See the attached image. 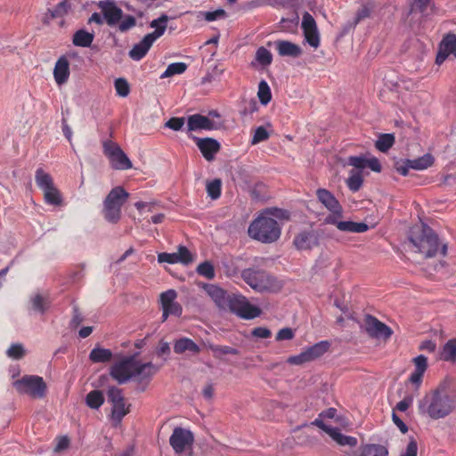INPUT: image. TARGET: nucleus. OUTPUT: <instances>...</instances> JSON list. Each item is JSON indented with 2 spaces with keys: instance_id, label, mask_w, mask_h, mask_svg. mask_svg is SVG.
Segmentation results:
<instances>
[{
  "instance_id": "nucleus-1",
  "label": "nucleus",
  "mask_w": 456,
  "mask_h": 456,
  "mask_svg": "<svg viewBox=\"0 0 456 456\" xmlns=\"http://www.w3.org/2000/svg\"><path fill=\"white\" fill-rule=\"evenodd\" d=\"M419 414L431 419H444L456 411V379L446 375L419 402Z\"/></svg>"
},
{
  "instance_id": "nucleus-2",
  "label": "nucleus",
  "mask_w": 456,
  "mask_h": 456,
  "mask_svg": "<svg viewBox=\"0 0 456 456\" xmlns=\"http://www.w3.org/2000/svg\"><path fill=\"white\" fill-rule=\"evenodd\" d=\"M289 218L287 210L270 208L262 211L249 224L248 236L262 243H273L281 233V222Z\"/></svg>"
},
{
  "instance_id": "nucleus-3",
  "label": "nucleus",
  "mask_w": 456,
  "mask_h": 456,
  "mask_svg": "<svg viewBox=\"0 0 456 456\" xmlns=\"http://www.w3.org/2000/svg\"><path fill=\"white\" fill-rule=\"evenodd\" d=\"M409 240L412 250L425 257L446 255L447 243L439 240L434 231L427 225L413 227L411 230Z\"/></svg>"
},
{
  "instance_id": "nucleus-4",
  "label": "nucleus",
  "mask_w": 456,
  "mask_h": 456,
  "mask_svg": "<svg viewBox=\"0 0 456 456\" xmlns=\"http://www.w3.org/2000/svg\"><path fill=\"white\" fill-rule=\"evenodd\" d=\"M167 21L168 17L163 14L151 22L150 26L154 28V31L147 34L138 44L133 46L129 52L132 60L140 61L147 54L153 43L165 33Z\"/></svg>"
},
{
  "instance_id": "nucleus-5",
  "label": "nucleus",
  "mask_w": 456,
  "mask_h": 456,
  "mask_svg": "<svg viewBox=\"0 0 456 456\" xmlns=\"http://www.w3.org/2000/svg\"><path fill=\"white\" fill-rule=\"evenodd\" d=\"M129 193L121 186L114 187L103 201V216L110 223H117L121 217V208Z\"/></svg>"
},
{
  "instance_id": "nucleus-6",
  "label": "nucleus",
  "mask_w": 456,
  "mask_h": 456,
  "mask_svg": "<svg viewBox=\"0 0 456 456\" xmlns=\"http://www.w3.org/2000/svg\"><path fill=\"white\" fill-rule=\"evenodd\" d=\"M223 126L220 115L217 111H210L208 116L193 114L187 118L188 131L216 130Z\"/></svg>"
},
{
  "instance_id": "nucleus-7",
  "label": "nucleus",
  "mask_w": 456,
  "mask_h": 456,
  "mask_svg": "<svg viewBox=\"0 0 456 456\" xmlns=\"http://www.w3.org/2000/svg\"><path fill=\"white\" fill-rule=\"evenodd\" d=\"M13 386L19 393L28 395L34 398L45 396L46 391L44 379L38 376H24L14 381Z\"/></svg>"
},
{
  "instance_id": "nucleus-8",
  "label": "nucleus",
  "mask_w": 456,
  "mask_h": 456,
  "mask_svg": "<svg viewBox=\"0 0 456 456\" xmlns=\"http://www.w3.org/2000/svg\"><path fill=\"white\" fill-rule=\"evenodd\" d=\"M227 308L239 317L246 320L254 319L261 314V309L250 304L248 299L241 295H232Z\"/></svg>"
},
{
  "instance_id": "nucleus-9",
  "label": "nucleus",
  "mask_w": 456,
  "mask_h": 456,
  "mask_svg": "<svg viewBox=\"0 0 456 456\" xmlns=\"http://www.w3.org/2000/svg\"><path fill=\"white\" fill-rule=\"evenodd\" d=\"M244 281L253 289L262 292L273 290L274 279L263 271L246 269L241 274Z\"/></svg>"
},
{
  "instance_id": "nucleus-10",
  "label": "nucleus",
  "mask_w": 456,
  "mask_h": 456,
  "mask_svg": "<svg viewBox=\"0 0 456 456\" xmlns=\"http://www.w3.org/2000/svg\"><path fill=\"white\" fill-rule=\"evenodd\" d=\"M103 152L110 159L112 168L117 170H127L132 168L133 165L131 160L116 142L112 141L104 142Z\"/></svg>"
},
{
  "instance_id": "nucleus-11",
  "label": "nucleus",
  "mask_w": 456,
  "mask_h": 456,
  "mask_svg": "<svg viewBox=\"0 0 456 456\" xmlns=\"http://www.w3.org/2000/svg\"><path fill=\"white\" fill-rule=\"evenodd\" d=\"M135 366L136 359L134 356L125 357L111 366L110 375L119 384L126 383L133 379Z\"/></svg>"
},
{
  "instance_id": "nucleus-12",
  "label": "nucleus",
  "mask_w": 456,
  "mask_h": 456,
  "mask_svg": "<svg viewBox=\"0 0 456 456\" xmlns=\"http://www.w3.org/2000/svg\"><path fill=\"white\" fill-rule=\"evenodd\" d=\"M177 292L175 289H167L159 296V303L162 309V322L167 321L169 315L181 316L182 305L176 301Z\"/></svg>"
},
{
  "instance_id": "nucleus-13",
  "label": "nucleus",
  "mask_w": 456,
  "mask_h": 456,
  "mask_svg": "<svg viewBox=\"0 0 456 456\" xmlns=\"http://www.w3.org/2000/svg\"><path fill=\"white\" fill-rule=\"evenodd\" d=\"M194 442L193 434L185 428H175L169 437V444L175 453H183L190 450Z\"/></svg>"
},
{
  "instance_id": "nucleus-14",
  "label": "nucleus",
  "mask_w": 456,
  "mask_h": 456,
  "mask_svg": "<svg viewBox=\"0 0 456 456\" xmlns=\"http://www.w3.org/2000/svg\"><path fill=\"white\" fill-rule=\"evenodd\" d=\"M301 28L304 34V39L314 49L320 46L321 38L315 20L309 12L303 14Z\"/></svg>"
},
{
  "instance_id": "nucleus-15",
  "label": "nucleus",
  "mask_w": 456,
  "mask_h": 456,
  "mask_svg": "<svg viewBox=\"0 0 456 456\" xmlns=\"http://www.w3.org/2000/svg\"><path fill=\"white\" fill-rule=\"evenodd\" d=\"M314 424L325 431L338 444L341 446L354 447L357 444V439L354 436L343 435L337 428L324 423L323 420L315 419Z\"/></svg>"
},
{
  "instance_id": "nucleus-16",
  "label": "nucleus",
  "mask_w": 456,
  "mask_h": 456,
  "mask_svg": "<svg viewBox=\"0 0 456 456\" xmlns=\"http://www.w3.org/2000/svg\"><path fill=\"white\" fill-rule=\"evenodd\" d=\"M158 262L159 263H167V264H183L189 265L193 262V256L189 251V249L184 246H179L177 252L174 253H159L158 255Z\"/></svg>"
},
{
  "instance_id": "nucleus-17",
  "label": "nucleus",
  "mask_w": 456,
  "mask_h": 456,
  "mask_svg": "<svg viewBox=\"0 0 456 456\" xmlns=\"http://www.w3.org/2000/svg\"><path fill=\"white\" fill-rule=\"evenodd\" d=\"M364 325L366 332L371 338L387 339L393 334L392 330L387 325L370 315L365 318Z\"/></svg>"
},
{
  "instance_id": "nucleus-18",
  "label": "nucleus",
  "mask_w": 456,
  "mask_h": 456,
  "mask_svg": "<svg viewBox=\"0 0 456 456\" xmlns=\"http://www.w3.org/2000/svg\"><path fill=\"white\" fill-rule=\"evenodd\" d=\"M456 59V35L447 34L440 43L436 62L441 65L445 60Z\"/></svg>"
},
{
  "instance_id": "nucleus-19",
  "label": "nucleus",
  "mask_w": 456,
  "mask_h": 456,
  "mask_svg": "<svg viewBox=\"0 0 456 456\" xmlns=\"http://www.w3.org/2000/svg\"><path fill=\"white\" fill-rule=\"evenodd\" d=\"M413 371L408 378V381L418 390L423 382V377L428 368V358L419 354L412 359Z\"/></svg>"
},
{
  "instance_id": "nucleus-20",
  "label": "nucleus",
  "mask_w": 456,
  "mask_h": 456,
  "mask_svg": "<svg viewBox=\"0 0 456 456\" xmlns=\"http://www.w3.org/2000/svg\"><path fill=\"white\" fill-rule=\"evenodd\" d=\"M69 60L68 56H61L55 62L53 75L54 81L58 86L65 85L70 76Z\"/></svg>"
},
{
  "instance_id": "nucleus-21",
  "label": "nucleus",
  "mask_w": 456,
  "mask_h": 456,
  "mask_svg": "<svg viewBox=\"0 0 456 456\" xmlns=\"http://www.w3.org/2000/svg\"><path fill=\"white\" fill-rule=\"evenodd\" d=\"M158 369L151 362H142L136 360L133 379L140 384H148Z\"/></svg>"
},
{
  "instance_id": "nucleus-22",
  "label": "nucleus",
  "mask_w": 456,
  "mask_h": 456,
  "mask_svg": "<svg viewBox=\"0 0 456 456\" xmlns=\"http://www.w3.org/2000/svg\"><path fill=\"white\" fill-rule=\"evenodd\" d=\"M104 20L108 25L117 24L122 18V10L115 3L110 1H100L98 4Z\"/></svg>"
},
{
  "instance_id": "nucleus-23",
  "label": "nucleus",
  "mask_w": 456,
  "mask_h": 456,
  "mask_svg": "<svg viewBox=\"0 0 456 456\" xmlns=\"http://www.w3.org/2000/svg\"><path fill=\"white\" fill-rule=\"evenodd\" d=\"M203 288L219 308H227L232 296L227 295L223 289L214 284H205Z\"/></svg>"
},
{
  "instance_id": "nucleus-24",
  "label": "nucleus",
  "mask_w": 456,
  "mask_h": 456,
  "mask_svg": "<svg viewBox=\"0 0 456 456\" xmlns=\"http://www.w3.org/2000/svg\"><path fill=\"white\" fill-rule=\"evenodd\" d=\"M316 197L330 212H342V206L330 191L320 188L316 191Z\"/></svg>"
},
{
  "instance_id": "nucleus-25",
  "label": "nucleus",
  "mask_w": 456,
  "mask_h": 456,
  "mask_svg": "<svg viewBox=\"0 0 456 456\" xmlns=\"http://www.w3.org/2000/svg\"><path fill=\"white\" fill-rule=\"evenodd\" d=\"M197 146L202 153L203 157L208 161L213 160L215 155L220 150V143L212 138H197Z\"/></svg>"
},
{
  "instance_id": "nucleus-26",
  "label": "nucleus",
  "mask_w": 456,
  "mask_h": 456,
  "mask_svg": "<svg viewBox=\"0 0 456 456\" xmlns=\"http://www.w3.org/2000/svg\"><path fill=\"white\" fill-rule=\"evenodd\" d=\"M319 243L318 236L314 232H303L294 239V245L299 250L311 249Z\"/></svg>"
},
{
  "instance_id": "nucleus-27",
  "label": "nucleus",
  "mask_w": 456,
  "mask_h": 456,
  "mask_svg": "<svg viewBox=\"0 0 456 456\" xmlns=\"http://www.w3.org/2000/svg\"><path fill=\"white\" fill-rule=\"evenodd\" d=\"M275 48L280 56L293 57L297 58L302 54L301 47L290 41L287 40H276L274 42Z\"/></svg>"
},
{
  "instance_id": "nucleus-28",
  "label": "nucleus",
  "mask_w": 456,
  "mask_h": 456,
  "mask_svg": "<svg viewBox=\"0 0 456 456\" xmlns=\"http://www.w3.org/2000/svg\"><path fill=\"white\" fill-rule=\"evenodd\" d=\"M348 456H388V451L381 444H367L362 445L357 452Z\"/></svg>"
},
{
  "instance_id": "nucleus-29",
  "label": "nucleus",
  "mask_w": 456,
  "mask_h": 456,
  "mask_svg": "<svg viewBox=\"0 0 456 456\" xmlns=\"http://www.w3.org/2000/svg\"><path fill=\"white\" fill-rule=\"evenodd\" d=\"M439 360L449 362L451 364L456 363V338L449 339L439 351Z\"/></svg>"
},
{
  "instance_id": "nucleus-30",
  "label": "nucleus",
  "mask_w": 456,
  "mask_h": 456,
  "mask_svg": "<svg viewBox=\"0 0 456 456\" xmlns=\"http://www.w3.org/2000/svg\"><path fill=\"white\" fill-rule=\"evenodd\" d=\"M29 304H30V309L32 311L43 314L50 307L51 302L47 296L42 295L40 293H36L31 296Z\"/></svg>"
},
{
  "instance_id": "nucleus-31",
  "label": "nucleus",
  "mask_w": 456,
  "mask_h": 456,
  "mask_svg": "<svg viewBox=\"0 0 456 456\" xmlns=\"http://www.w3.org/2000/svg\"><path fill=\"white\" fill-rule=\"evenodd\" d=\"M329 346L330 344L327 341H321L312 346L305 348L303 353L306 357V360L311 362L324 354L329 349Z\"/></svg>"
},
{
  "instance_id": "nucleus-32",
  "label": "nucleus",
  "mask_w": 456,
  "mask_h": 456,
  "mask_svg": "<svg viewBox=\"0 0 456 456\" xmlns=\"http://www.w3.org/2000/svg\"><path fill=\"white\" fill-rule=\"evenodd\" d=\"M369 226L365 223L354 221H342L338 224V230L343 232L362 233L368 231Z\"/></svg>"
},
{
  "instance_id": "nucleus-33",
  "label": "nucleus",
  "mask_w": 456,
  "mask_h": 456,
  "mask_svg": "<svg viewBox=\"0 0 456 456\" xmlns=\"http://www.w3.org/2000/svg\"><path fill=\"white\" fill-rule=\"evenodd\" d=\"M35 181L38 188L43 191L55 185L52 175L42 167H38L36 170Z\"/></svg>"
},
{
  "instance_id": "nucleus-34",
  "label": "nucleus",
  "mask_w": 456,
  "mask_h": 456,
  "mask_svg": "<svg viewBox=\"0 0 456 456\" xmlns=\"http://www.w3.org/2000/svg\"><path fill=\"white\" fill-rule=\"evenodd\" d=\"M174 351L176 354H183L185 351H190L194 354L200 352L199 346L188 338H182L175 341L174 345Z\"/></svg>"
},
{
  "instance_id": "nucleus-35",
  "label": "nucleus",
  "mask_w": 456,
  "mask_h": 456,
  "mask_svg": "<svg viewBox=\"0 0 456 456\" xmlns=\"http://www.w3.org/2000/svg\"><path fill=\"white\" fill-rule=\"evenodd\" d=\"M94 38V33H90L85 29H79L73 35L72 43L76 46L88 47L93 43Z\"/></svg>"
},
{
  "instance_id": "nucleus-36",
  "label": "nucleus",
  "mask_w": 456,
  "mask_h": 456,
  "mask_svg": "<svg viewBox=\"0 0 456 456\" xmlns=\"http://www.w3.org/2000/svg\"><path fill=\"white\" fill-rule=\"evenodd\" d=\"M363 183V175L361 170H351L346 184L350 191L355 192L360 190Z\"/></svg>"
},
{
  "instance_id": "nucleus-37",
  "label": "nucleus",
  "mask_w": 456,
  "mask_h": 456,
  "mask_svg": "<svg viewBox=\"0 0 456 456\" xmlns=\"http://www.w3.org/2000/svg\"><path fill=\"white\" fill-rule=\"evenodd\" d=\"M112 352L110 349L95 347L94 348L89 358L93 362H107L111 360Z\"/></svg>"
},
{
  "instance_id": "nucleus-38",
  "label": "nucleus",
  "mask_w": 456,
  "mask_h": 456,
  "mask_svg": "<svg viewBox=\"0 0 456 456\" xmlns=\"http://www.w3.org/2000/svg\"><path fill=\"white\" fill-rule=\"evenodd\" d=\"M43 192L44 199L46 204L53 206H60L62 203L61 194L55 185L44 191Z\"/></svg>"
},
{
  "instance_id": "nucleus-39",
  "label": "nucleus",
  "mask_w": 456,
  "mask_h": 456,
  "mask_svg": "<svg viewBox=\"0 0 456 456\" xmlns=\"http://www.w3.org/2000/svg\"><path fill=\"white\" fill-rule=\"evenodd\" d=\"M411 169L414 170H425L434 164V157L429 154H424L414 159H410Z\"/></svg>"
},
{
  "instance_id": "nucleus-40",
  "label": "nucleus",
  "mask_w": 456,
  "mask_h": 456,
  "mask_svg": "<svg viewBox=\"0 0 456 456\" xmlns=\"http://www.w3.org/2000/svg\"><path fill=\"white\" fill-rule=\"evenodd\" d=\"M257 97L263 105H267L272 100L271 88L265 80H261L258 84Z\"/></svg>"
},
{
  "instance_id": "nucleus-41",
  "label": "nucleus",
  "mask_w": 456,
  "mask_h": 456,
  "mask_svg": "<svg viewBox=\"0 0 456 456\" xmlns=\"http://www.w3.org/2000/svg\"><path fill=\"white\" fill-rule=\"evenodd\" d=\"M86 402L90 408L99 409L104 402L102 392L99 390L91 391L87 394Z\"/></svg>"
},
{
  "instance_id": "nucleus-42",
  "label": "nucleus",
  "mask_w": 456,
  "mask_h": 456,
  "mask_svg": "<svg viewBox=\"0 0 456 456\" xmlns=\"http://www.w3.org/2000/svg\"><path fill=\"white\" fill-rule=\"evenodd\" d=\"M187 65L184 62H175L167 66L166 70L160 75V78H167L175 75H180L185 72Z\"/></svg>"
},
{
  "instance_id": "nucleus-43",
  "label": "nucleus",
  "mask_w": 456,
  "mask_h": 456,
  "mask_svg": "<svg viewBox=\"0 0 456 456\" xmlns=\"http://www.w3.org/2000/svg\"><path fill=\"white\" fill-rule=\"evenodd\" d=\"M255 60L259 65L266 67L272 63L273 54L265 47L261 46L256 52Z\"/></svg>"
},
{
  "instance_id": "nucleus-44",
  "label": "nucleus",
  "mask_w": 456,
  "mask_h": 456,
  "mask_svg": "<svg viewBox=\"0 0 456 456\" xmlns=\"http://www.w3.org/2000/svg\"><path fill=\"white\" fill-rule=\"evenodd\" d=\"M395 143V136L391 134H381L376 141V148L382 151L387 152Z\"/></svg>"
},
{
  "instance_id": "nucleus-45",
  "label": "nucleus",
  "mask_w": 456,
  "mask_h": 456,
  "mask_svg": "<svg viewBox=\"0 0 456 456\" xmlns=\"http://www.w3.org/2000/svg\"><path fill=\"white\" fill-rule=\"evenodd\" d=\"M127 413L128 408L126 406L125 401L112 404L111 419L117 423H119Z\"/></svg>"
},
{
  "instance_id": "nucleus-46",
  "label": "nucleus",
  "mask_w": 456,
  "mask_h": 456,
  "mask_svg": "<svg viewBox=\"0 0 456 456\" xmlns=\"http://www.w3.org/2000/svg\"><path fill=\"white\" fill-rule=\"evenodd\" d=\"M222 182L220 179H214L207 183L208 195L212 200H217L221 195Z\"/></svg>"
},
{
  "instance_id": "nucleus-47",
  "label": "nucleus",
  "mask_w": 456,
  "mask_h": 456,
  "mask_svg": "<svg viewBox=\"0 0 456 456\" xmlns=\"http://www.w3.org/2000/svg\"><path fill=\"white\" fill-rule=\"evenodd\" d=\"M270 136L269 131L263 126H258L255 129L252 139H251V144L256 145L262 142L266 141Z\"/></svg>"
},
{
  "instance_id": "nucleus-48",
  "label": "nucleus",
  "mask_w": 456,
  "mask_h": 456,
  "mask_svg": "<svg viewBox=\"0 0 456 456\" xmlns=\"http://www.w3.org/2000/svg\"><path fill=\"white\" fill-rule=\"evenodd\" d=\"M373 9L374 4L371 3L362 4V7L356 12L354 23L357 24L361 20L370 17Z\"/></svg>"
},
{
  "instance_id": "nucleus-49",
  "label": "nucleus",
  "mask_w": 456,
  "mask_h": 456,
  "mask_svg": "<svg viewBox=\"0 0 456 456\" xmlns=\"http://www.w3.org/2000/svg\"><path fill=\"white\" fill-rule=\"evenodd\" d=\"M117 94L121 97H126L129 94L130 87L125 78H118L114 83Z\"/></svg>"
},
{
  "instance_id": "nucleus-50",
  "label": "nucleus",
  "mask_w": 456,
  "mask_h": 456,
  "mask_svg": "<svg viewBox=\"0 0 456 456\" xmlns=\"http://www.w3.org/2000/svg\"><path fill=\"white\" fill-rule=\"evenodd\" d=\"M197 272L200 275L208 279H213L215 277L214 266L209 262L201 263L197 267Z\"/></svg>"
},
{
  "instance_id": "nucleus-51",
  "label": "nucleus",
  "mask_w": 456,
  "mask_h": 456,
  "mask_svg": "<svg viewBox=\"0 0 456 456\" xmlns=\"http://www.w3.org/2000/svg\"><path fill=\"white\" fill-rule=\"evenodd\" d=\"M8 357L19 360L24 356L25 350L22 345L20 344H12L6 352Z\"/></svg>"
},
{
  "instance_id": "nucleus-52",
  "label": "nucleus",
  "mask_w": 456,
  "mask_h": 456,
  "mask_svg": "<svg viewBox=\"0 0 456 456\" xmlns=\"http://www.w3.org/2000/svg\"><path fill=\"white\" fill-rule=\"evenodd\" d=\"M368 158L363 156H352L348 159V165L354 167V170H362L367 167Z\"/></svg>"
},
{
  "instance_id": "nucleus-53",
  "label": "nucleus",
  "mask_w": 456,
  "mask_h": 456,
  "mask_svg": "<svg viewBox=\"0 0 456 456\" xmlns=\"http://www.w3.org/2000/svg\"><path fill=\"white\" fill-rule=\"evenodd\" d=\"M108 399L111 403V404L118 403L124 402V396L122 395V390L112 387L108 390Z\"/></svg>"
},
{
  "instance_id": "nucleus-54",
  "label": "nucleus",
  "mask_w": 456,
  "mask_h": 456,
  "mask_svg": "<svg viewBox=\"0 0 456 456\" xmlns=\"http://www.w3.org/2000/svg\"><path fill=\"white\" fill-rule=\"evenodd\" d=\"M298 25V16L292 19H281V27L283 31L294 32Z\"/></svg>"
},
{
  "instance_id": "nucleus-55",
  "label": "nucleus",
  "mask_w": 456,
  "mask_h": 456,
  "mask_svg": "<svg viewBox=\"0 0 456 456\" xmlns=\"http://www.w3.org/2000/svg\"><path fill=\"white\" fill-rule=\"evenodd\" d=\"M205 20L208 22L226 18V12L224 9H217L203 13Z\"/></svg>"
},
{
  "instance_id": "nucleus-56",
  "label": "nucleus",
  "mask_w": 456,
  "mask_h": 456,
  "mask_svg": "<svg viewBox=\"0 0 456 456\" xmlns=\"http://www.w3.org/2000/svg\"><path fill=\"white\" fill-rule=\"evenodd\" d=\"M395 170L402 175L406 176L411 168L410 159H401L395 163Z\"/></svg>"
},
{
  "instance_id": "nucleus-57",
  "label": "nucleus",
  "mask_w": 456,
  "mask_h": 456,
  "mask_svg": "<svg viewBox=\"0 0 456 456\" xmlns=\"http://www.w3.org/2000/svg\"><path fill=\"white\" fill-rule=\"evenodd\" d=\"M184 125L183 118H171L165 123V126L174 131H179Z\"/></svg>"
},
{
  "instance_id": "nucleus-58",
  "label": "nucleus",
  "mask_w": 456,
  "mask_h": 456,
  "mask_svg": "<svg viewBox=\"0 0 456 456\" xmlns=\"http://www.w3.org/2000/svg\"><path fill=\"white\" fill-rule=\"evenodd\" d=\"M120 23L118 25V28L120 31L124 32V31H126L130 28H132L133 27L135 26V18L134 16H131V15H127L126 17H124L122 20H120Z\"/></svg>"
},
{
  "instance_id": "nucleus-59",
  "label": "nucleus",
  "mask_w": 456,
  "mask_h": 456,
  "mask_svg": "<svg viewBox=\"0 0 456 456\" xmlns=\"http://www.w3.org/2000/svg\"><path fill=\"white\" fill-rule=\"evenodd\" d=\"M295 331L291 328H283L276 335L277 341L290 340L294 338Z\"/></svg>"
},
{
  "instance_id": "nucleus-60",
  "label": "nucleus",
  "mask_w": 456,
  "mask_h": 456,
  "mask_svg": "<svg viewBox=\"0 0 456 456\" xmlns=\"http://www.w3.org/2000/svg\"><path fill=\"white\" fill-rule=\"evenodd\" d=\"M412 403H413V396L407 395L403 400H401L400 402H398L396 403L395 409L401 412H404L409 409V407L412 404Z\"/></svg>"
},
{
  "instance_id": "nucleus-61",
  "label": "nucleus",
  "mask_w": 456,
  "mask_h": 456,
  "mask_svg": "<svg viewBox=\"0 0 456 456\" xmlns=\"http://www.w3.org/2000/svg\"><path fill=\"white\" fill-rule=\"evenodd\" d=\"M418 453V444L415 440H411L405 450L401 453L400 456H417Z\"/></svg>"
},
{
  "instance_id": "nucleus-62",
  "label": "nucleus",
  "mask_w": 456,
  "mask_h": 456,
  "mask_svg": "<svg viewBox=\"0 0 456 456\" xmlns=\"http://www.w3.org/2000/svg\"><path fill=\"white\" fill-rule=\"evenodd\" d=\"M343 211L340 213L330 212L325 218L323 223L326 224H333L338 228V224L340 222Z\"/></svg>"
},
{
  "instance_id": "nucleus-63",
  "label": "nucleus",
  "mask_w": 456,
  "mask_h": 456,
  "mask_svg": "<svg viewBox=\"0 0 456 456\" xmlns=\"http://www.w3.org/2000/svg\"><path fill=\"white\" fill-rule=\"evenodd\" d=\"M287 362L289 363V364H293V365H301V364H304L305 362H308L309 361L306 360V357L305 356L304 353L301 352L299 354L297 355H293V356H290L288 358Z\"/></svg>"
},
{
  "instance_id": "nucleus-64",
  "label": "nucleus",
  "mask_w": 456,
  "mask_h": 456,
  "mask_svg": "<svg viewBox=\"0 0 456 456\" xmlns=\"http://www.w3.org/2000/svg\"><path fill=\"white\" fill-rule=\"evenodd\" d=\"M271 334H272L271 330H268L267 328H264V327H257L252 330V335L254 337L260 338H267L271 337Z\"/></svg>"
}]
</instances>
